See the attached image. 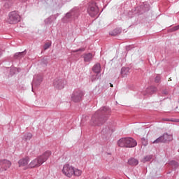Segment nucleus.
<instances>
[{"label": "nucleus", "instance_id": "f257e3e1", "mask_svg": "<svg viewBox=\"0 0 179 179\" xmlns=\"http://www.w3.org/2000/svg\"><path fill=\"white\" fill-rule=\"evenodd\" d=\"M111 115V108L108 106H102L92 115L91 125L93 127H101L108 121Z\"/></svg>", "mask_w": 179, "mask_h": 179}, {"label": "nucleus", "instance_id": "f03ea898", "mask_svg": "<svg viewBox=\"0 0 179 179\" xmlns=\"http://www.w3.org/2000/svg\"><path fill=\"white\" fill-rule=\"evenodd\" d=\"M51 155V151H46L42 155H40L36 159H34L29 164V169H34V167H40L43 163H45Z\"/></svg>", "mask_w": 179, "mask_h": 179}, {"label": "nucleus", "instance_id": "7ed1b4c3", "mask_svg": "<svg viewBox=\"0 0 179 179\" xmlns=\"http://www.w3.org/2000/svg\"><path fill=\"white\" fill-rule=\"evenodd\" d=\"M138 145L136 140L131 137L122 138L117 141L120 148H135Z\"/></svg>", "mask_w": 179, "mask_h": 179}, {"label": "nucleus", "instance_id": "20e7f679", "mask_svg": "<svg viewBox=\"0 0 179 179\" xmlns=\"http://www.w3.org/2000/svg\"><path fill=\"white\" fill-rule=\"evenodd\" d=\"M85 96V92L80 90H74L71 95V100L73 103H80Z\"/></svg>", "mask_w": 179, "mask_h": 179}, {"label": "nucleus", "instance_id": "39448f33", "mask_svg": "<svg viewBox=\"0 0 179 179\" xmlns=\"http://www.w3.org/2000/svg\"><path fill=\"white\" fill-rule=\"evenodd\" d=\"M7 22L9 24H16V23H19V22H20V15H19V13L16 10L10 12Z\"/></svg>", "mask_w": 179, "mask_h": 179}, {"label": "nucleus", "instance_id": "423d86ee", "mask_svg": "<svg viewBox=\"0 0 179 179\" xmlns=\"http://www.w3.org/2000/svg\"><path fill=\"white\" fill-rule=\"evenodd\" d=\"M173 141V134L164 133L162 136L157 138L152 143H169Z\"/></svg>", "mask_w": 179, "mask_h": 179}, {"label": "nucleus", "instance_id": "0eeeda50", "mask_svg": "<svg viewBox=\"0 0 179 179\" xmlns=\"http://www.w3.org/2000/svg\"><path fill=\"white\" fill-rule=\"evenodd\" d=\"M75 167L71 166L69 164H66L63 166L62 173L66 176V177H69L71 178L72 176H73Z\"/></svg>", "mask_w": 179, "mask_h": 179}, {"label": "nucleus", "instance_id": "6e6552de", "mask_svg": "<svg viewBox=\"0 0 179 179\" xmlns=\"http://www.w3.org/2000/svg\"><path fill=\"white\" fill-rule=\"evenodd\" d=\"M65 80L59 77L56 78L53 80V86L55 89H57L58 90H62V89H64V87H65Z\"/></svg>", "mask_w": 179, "mask_h": 179}, {"label": "nucleus", "instance_id": "1a4fd4ad", "mask_svg": "<svg viewBox=\"0 0 179 179\" xmlns=\"http://www.w3.org/2000/svg\"><path fill=\"white\" fill-rule=\"evenodd\" d=\"M12 166V162L8 159L0 160V173L2 171H6Z\"/></svg>", "mask_w": 179, "mask_h": 179}, {"label": "nucleus", "instance_id": "9d476101", "mask_svg": "<svg viewBox=\"0 0 179 179\" xmlns=\"http://www.w3.org/2000/svg\"><path fill=\"white\" fill-rule=\"evenodd\" d=\"M87 13L91 17H95L99 15V7L96 4L90 6L87 8Z\"/></svg>", "mask_w": 179, "mask_h": 179}, {"label": "nucleus", "instance_id": "9b49d317", "mask_svg": "<svg viewBox=\"0 0 179 179\" xmlns=\"http://www.w3.org/2000/svg\"><path fill=\"white\" fill-rule=\"evenodd\" d=\"M43 82V76L41 75H37L33 82H32V92H33V87L34 86H40L41 85V83Z\"/></svg>", "mask_w": 179, "mask_h": 179}, {"label": "nucleus", "instance_id": "f8f14e48", "mask_svg": "<svg viewBox=\"0 0 179 179\" xmlns=\"http://www.w3.org/2000/svg\"><path fill=\"white\" fill-rule=\"evenodd\" d=\"M157 92V88L154 86H150L145 90V92L143 94L144 96H152V94H155Z\"/></svg>", "mask_w": 179, "mask_h": 179}, {"label": "nucleus", "instance_id": "ddd939ff", "mask_svg": "<svg viewBox=\"0 0 179 179\" xmlns=\"http://www.w3.org/2000/svg\"><path fill=\"white\" fill-rule=\"evenodd\" d=\"M29 162L30 158H29V157H26L25 158L20 159L18 161L19 167H24V166H27Z\"/></svg>", "mask_w": 179, "mask_h": 179}, {"label": "nucleus", "instance_id": "4468645a", "mask_svg": "<svg viewBox=\"0 0 179 179\" xmlns=\"http://www.w3.org/2000/svg\"><path fill=\"white\" fill-rule=\"evenodd\" d=\"M92 72H94V73H101V65L100 64V63H96L95 64L92 69Z\"/></svg>", "mask_w": 179, "mask_h": 179}, {"label": "nucleus", "instance_id": "2eb2a0df", "mask_svg": "<svg viewBox=\"0 0 179 179\" xmlns=\"http://www.w3.org/2000/svg\"><path fill=\"white\" fill-rule=\"evenodd\" d=\"M129 67H122L121 69V76L122 78H126V76H128L129 75V71H130Z\"/></svg>", "mask_w": 179, "mask_h": 179}, {"label": "nucleus", "instance_id": "dca6fc26", "mask_svg": "<svg viewBox=\"0 0 179 179\" xmlns=\"http://www.w3.org/2000/svg\"><path fill=\"white\" fill-rule=\"evenodd\" d=\"M150 9L149 7V4L148 3H143L142 5L140 6V13H145V12H148Z\"/></svg>", "mask_w": 179, "mask_h": 179}, {"label": "nucleus", "instance_id": "f3484780", "mask_svg": "<svg viewBox=\"0 0 179 179\" xmlns=\"http://www.w3.org/2000/svg\"><path fill=\"white\" fill-rule=\"evenodd\" d=\"M169 166H171V169L176 171L177 169L179 167V163L176 160H171L169 163Z\"/></svg>", "mask_w": 179, "mask_h": 179}, {"label": "nucleus", "instance_id": "a211bd4d", "mask_svg": "<svg viewBox=\"0 0 179 179\" xmlns=\"http://www.w3.org/2000/svg\"><path fill=\"white\" fill-rule=\"evenodd\" d=\"M70 12L71 13V17L73 19H78L79 17V10L78 8H73Z\"/></svg>", "mask_w": 179, "mask_h": 179}, {"label": "nucleus", "instance_id": "6ab92c4d", "mask_svg": "<svg viewBox=\"0 0 179 179\" xmlns=\"http://www.w3.org/2000/svg\"><path fill=\"white\" fill-rule=\"evenodd\" d=\"M54 20H57V16L55 15H52L48 18H46L44 22L45 23V24H51V23L54 21Z\"/></svg>", "mask_w": 179, "mask_h": 179}, {"label": "nucleus", "instance_id": "aec40b11", "mask_svg": "<svg viewBox=\"0 0 179 179\" xmlns=\"http://www.w3.org/2000/svg\"><path fill=\"white\" fill-rule=\"evenodd\" d=\"M84 62H90L93 59V55L92 53H87L83 55Z\"/></svg>", "mask_w": 179, "mask_h": 179}, {"label": "nucleus", "instance_id": "412c9836", "mask_svg": "<svg viewBox=\"0 0 179 179\" xmlns=\"http://www.w3.org/2000/svg\"><path fill=\"white\" fill-rule=\"evenodd\" d=\"M27 54V50H24L23 52H16L14 55V58L15 59H17L18 58H23V57H24Z\"/></svg>", "mask_w": 179, "mask_h": 179}, {"label": "nucleus", "instance_id": "4be33fe9", "mask_svg": "<svg viewBox=\"0 0 179 179\" xmlns=\"http://www.w3.org/2000/svg\"><path fill=\"white\" fill-rule=\"evenodd\" d=\"M121 31H122V30L120 28H116L115 29H113L112 31L109 32L110 36H118L119 34H121Z\"/></svg>", "mask_w": 179, "mask_h": 179}, {"label": "nucleus", "instance_id": "5701e85b", "mask_svg": "<svg viewBox=\"0 0 179 179\" xmlns=\"http://www.w3.org/2000/svg\"><path fill=\"white\" fill-rule=\"evenodd\" d=\"M138 164L139 162L135 158H130L128 160V164H129V166H138Z\"/></svg>", "mask_w": 179, "mask_h": 179}, {"label": "nucleus", "instance_id": "b1692460", "mask_svg": "<svg viewBox=\"0 0 179 179\" xmlns=\"http://www.w3.org/2000/svg\"><path fill=\"white\" fill-rule=\"evenodd\" d=\"M110 129L108 126H105L101 130V134L102 135H108L110 134Z\"/></svg>", "mask_w": 179, "mask_h": 179}, {"label": "nucleus", "instance_id": "393cba45", "mask_svg": "<svg viewBox=\"0 0 179 179\" xmlns=\"http://www.w3.org/2000/svg\"><path fill=\"white\" fill-rule=\"evenodd\" d=\"M14 0H5V3H4V8L6 9H8V8H10L12 6V2H13Z\"/></svg>", "mask_w": 179, "mask_h": 179}, {"label": "nucleus", "instance_id": "a878e982", "mask_svg": "<svg viewBox=\"0 0 179 179\" xmlns=\"http://www.w3.org/2000/svg\"><path fill=\"white\" fill-rule=\"evenodd\" d=\"M73 176H75L76 177H79L80 176H82V171L75 169H73Z\"/></svg>", "mask_w": 179, "mask_h": 179}, {"label": "nucleus", "instance_id": "bb28decb", "mask_svg": "<svg viewBox=\"0 0 179 179\" xmlns=\"http://www.w3.org/2000/svg\"><path fill=\"white\" fill-rule=\"evenodd\" d=\"M48 61L49 59L48 58L44 57L41 59V65H42V66H47V65H48Z\"/></svg>", "mask_w": 179, "mask_h": 179}, {"label": "nucleus", "instance_id": "cd10ccee", "mask_svg": "<svg viewBox=\"0 0 179 179\" xmlns=\"http://www.w3.org/2000/svg\"><path fill=\"white\" fill-rule=\"evenodd\" d=\"M31 138H33V134H31V133H27L24 136V139H25V141H30Z\"/></svg>", "mask_w": 179, "mask_h": 179}, {"label": "nucleus", "instance_id": "c85d7f7f", "mask_svg": "<svg viewBox=\"0 0 179 179\" xmlns=\"http://www.w3.org/2000/svg\"><path fill=\"white\" fill-rule=\"evenodd\" d=\"M141 143L143 146H148V140L144 137L141 138Z\"/></svg>", "mask_w": 179, "mask_h": 179}, {"label": "nucleus", "instance_id": "c756f323", "mask_svg": "<svg viewBox=\"0 0 179 179\" xmlns=\"http://www.w3.org/2000/svg\"><path fill=\"white\" fill-rule=\"evenodd\" d=\"M51 46V43L47 42L44 45H43V50H48L50 47Z\"/></svg>", "mask_w": 179, "mask_h": 179}, {"label": "nucleus", "instance_id": "7c9ffc66", "mask_svg": "<svg viewBox=\"0 0 179 179\" xmlns=\"http://www.w3.org/2000/svg\"><path fill=\"white\" fill-rule=\"evenodd\" d=\"M95 80H99V74L97 73L92 77V82H95Z\"/></svg>", "mask_w": 179, "mask_h": 179}, {"label": "nucleus", "instance_id": "2f4dec72", "mask_svg": "<svg viewBox=\"0 0 179 179\" xmlns=\"http://www.w3.org/2000/svg\"><path fill=\"white\" fill-rule=\"evenodd\" d=\"M161 96H169V90H164L161 93Z\"/></svg>", "mask_w": 179, "mask_h": 179}, {"label": "nucleus", "instance_id": "473e14b6", "mask_svg": "<svg viewBox=\"0 0 179 179\" xmlns=\"http://www.w3.org/2000/svg\"><path fill=\"white\" fill-rule=\"evenodd\" d=\"M150 160H152V155H148L144 157L145 162H150Z\"/></svg>", "mask_w": 179, "mask_h": 179}, {"label": "nucleus", "instance_id": "72a5a7b5", "mask_svg": "<svg viewBox=\"0 0 179 179\" xmlns=\"http://www.w3.org/2000/svg\"><path fill=\"white\" fill-rule=\"evenodd\" d=\"M162 78L158 75L155 77V83H159V82H160Z\"/></svg>", "mask_w": 179, "mask_h": 179}, {"label": "nucleus", "instance_id": "f704fd0d", "mask_svg": "<svg viewBox=\"0 0 179 179\" xmlns=\"http://www.w3.org/2000/svg\"><path fill=\"white\" fill-rule=\"evenodd\" d=\"M66 19H73L71 11L66 14Z\"/></svg>", "mask_w": 179, "mask_h": 179}, {"label": "nucleus", "instance_id": "c9c22d12", "mask_svg": "<svg viewBox=\"0 0 179 179\" xmlns=\"http://www.w3.org/2000/svg\"><path fill=\"white\" fill-rule=\"evenodd\" d=\"M178 29H179V24L178 26L173 27L171 29V31H177V30H178Z\"/></svg>", "mask_w": 179, "mask_h": 179}, {"label": "nucleus", "instance_id": "e433bc0d", "mask_svg": "<svg viewBox=\"0 0 179 179\" xmlns=\"http://www.w3.org/2000/svg\"><path fill=\"white\" fill-rule=\"evenodd\" d=\"M85 48H79L78 50H74L73 52H79V51L83 52L85 51Z\"/></svg>", "mask_w": 179, "mask_h": 179}, {"label": "nucleus", "instance_id": "4c0bfd02", "mask_svg": "<svg viewBox=\"0 0 179 179\" xmlns=\"http://www.w3.org/2000/svg\"><path fill=\"white\" fill-rule=\"evenodd\" d=\"M164 121H170V119H164Z\"/></svg>", "mask_w": 179, "mask_h": 179}, {"label": "nucleus", "instance_id": "58836bf2", "mask_svg": "<svg viewBox=\"0 0 179 179\" xmlns=\"http://www.w3.org/2000/svg\"><path fill=\"white\" fill-rule=\"evenodd\" d=\"M110 87H114V85L113 84L110 83Z\"/></svg>", "mask_w": 179, "mask_h": 179}, {"label": "nucleus", "instance_id": "ea45409f", "mask_svg": "<svg viewBox=\"0 0 179 179\" xmlns=\"http://www.w3.org/2000/svg\"><path fill=\"white\" fill-rule=\"evenodd\" d=\"M22 1V2H26V1H27V0H21Z\"/></svg>", "mask_w": 179, "mask_h": 179}, {"label": "nucleus", "instance_id": "a19ab883", "mask_svg": "<svg viewBox=\"0 0 179 179\" xmlns=\"http://www.w3.org/2000/svg\"><path fill=\"white\" fill-rule=\"evenodd\" d=\"M2 55V51L0 50V57Z\"/></svg>", "mask_w": 179, "mask_h": 179}, {"label": "nucleus", "instance_id": "79ce46f5", "mask_svg": "<svg viewBox=\"0 0 179 179\" xmlns=\"http://www.w3.org/2000/svg\"><path fill=\"white\" fill-rule=\"evenodd\" d=\"M178 122H179V119H178Z\"/></svg>", "mask_w": 179, "mask_h": 179}]
</instances>
